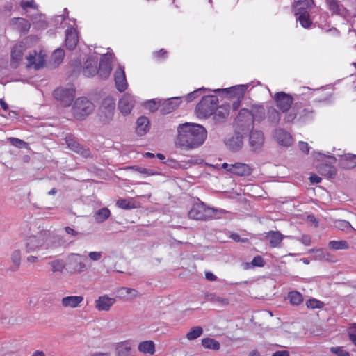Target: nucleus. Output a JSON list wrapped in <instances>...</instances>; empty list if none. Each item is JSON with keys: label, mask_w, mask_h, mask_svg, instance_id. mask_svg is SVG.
<instances>
[{"label": "nucleus", "mask_w": 356, "mask_h": 356, "mask_svg": "<svg viewBox=\"0 0 356 356\" xmlns=\"http://www.w3.org/2000/svg\"><path fill=\"white\" fill-rule=\"evenodd\" d=\"M288 298L293 305H299L303 302L302 295L297 291H290L288 293Z\"/></svg>", "instance_id": "41"}, {"label": "nucleus", "mask_w": 356, "mask_h": 356, "mask_svg": "<svg viewBox=\"0 0 356 356\" xmlns=\"http://www.w3.org/2000/svg\"><path fill=\"white\" fill-rule=\"evenodd\" d=\"M98 58L96 56L89 57L85 62L83 74L86 77L93 76L97 73Z\"/></svg>", "instance_id": "23"}, {"label": "nucleus", "mask_w": 356, "mask_h": 356, "mask_svg": "<svg viewBox=\"0 0 356 356\" xmlns=\"http://www.w3.org/2000/svg\"><path fill=\"white\" fill-rule=\"evenodd\" d=\"M326 6L327 9L331 12L332 15H337L348 20L352 16L344 6L339 0H326Z\"/></svg>", "instance_id": "11"}, {"label": "nucleus", "mask_w": 356, "mask_h": 356, "mask_svg": "<svg viewBox=\"0 0 356 356\" xmlns=\"http://www.w3.org/2000/svg\"><path fill=\"white\" fill-rule=\"evenodd\" d=\"M348 337H349V339L356 346V334L353 333L351 331H348Z\"/></svg>", "instance_id": "64"}, {"label": "nucleus", "mask_w": 356, "mask_h": 356, "mask_svg": "<svg viewBox=\"0 0 356 356\" xmlns=\"http://www.w3.org/2000/svg\"><path fill=\"white\" fill-rule=\"evenodd\" d=\"M64 56V50L63 49L58 48L54 51L51 58L54 64L59 65L63 61Z\"/></svg>", "instance_id": "49"}, {"label": "nucleus", "mask_w": 356, "mask_h": 356, "mask_svg": "<svg viewBox=\"0 0 356 356\" xmlns=\"http://www.w3.org/2000/svg\"><path fill=\"white\" fill-rule=\"evenodd\" d=\"M136 169L139 173L144 174L147 176H151V175H154L156 174V172H155L152 169H148V168H141V167H136Z\"/></svg>", "instance_id": "57"}, {"label": "nucleus", "mask_w": 356, "mask_h": 356, "mask_svg": "<svg viewBox=\"0 0 356 356\" xmlns=\"http://www.w3.org/2000/svg\"><path fill=\"white\" fill-rule=\"evenodd\" d=\"M94 109L93 104L86 97L78 98L72 107V113L75 118L83 120Z\"/></svg>", "instance_id": "5"}, {"label": "nucleus", "mask_w": 356, "mask_h": 356, "mask_svg": "<svg viewBox=\"0 0 356 356\" xmlns=\"http://www.w3.org/2000/svg\"><path fill=\"white\" fill-rule=\"evenodd\" d=\"M218 213L222 212L217 209L206 205L205 203L197 199V202L192 205L188 215L191 219L207 221L215 218Z\"/></svg>", "instance_id": "3"}, {"label": "nucleus", "mask_w": 356, "mask_h": 356, "mask_svg": "<svg viewBox=\"0 0 356 356\" xmlns=\"http://www.w3.org/2000/svg\"><path fill=\"white\" fill-rule=\"evenodd\" d=\"M177 144L179 147L189 149L200 146L207 137V131L201 125L186 122L179 124L177 128Z\"/></svg>", "instance_id": "1"}, {"label": "nucleus", "mask_w": 356, "mask_h": 356, "mask_svg": "<svg viewBox=\"0 0 356 356\" xmlns=\"http://www.w3.org/2000/svg\"><path fill=\"white\" fill-rule=\"evenodd\" d=\"M42 241L40 238L35 236L29 237L26 243V252L29 253L31 252L35 251L39 247L42 246Z\"/></svg>", "instance_id": "31"}, {"label": "nucleus", "mask_w": 356, "mask_h": 356, "mask_svg": "<svg viewBox=\"0 0 356 356\" xmlns=\"http://www.w3.org/2000/svg\"><path fill=\"white\" fill-rule=\"evenodd\" d=\"M83 300V297L81 296H71L64 297L61 303L65 307H76Z\"/></svg>", "instance_id": "30"}, {"label": "nucleus", "mask_w": 356, "mask_h": 356, "mask_svg": "<svg viewBox=\"0 0 356 356\" xmlns=\"http://www.w3.org/2000/svg\"><path fill=\"white\" fill-rule=\"evenodd\" d=\"M90 259L92 261H99L102 258L101 252H90L88 254Z\"/></svg>", "instance_id": "59"}, {"label": "nucleus", "mask_w": 356, "mask_h": 356, "mask_svg": "<svg viewBox=\"0 0 356 356\" xmlns=\"http://www.w3.org/2000/svg\"><path fill=\"white\" fill-rule=\"evenodd\" d=\"M328 160L330 164L321 163L318 167V171L325 177L333 178L337 175V170L332 164L336 163L337 159L334 156H328Z\"/></svg>", "instance_id": "15"}, {"label": "nucleus", "mask_w": 356, "mask_h": 356, "mask_svg": "<svg viewBox=\"0 0 356 356\" xmlns=\"http://www.w3.org/2000/svg\"><path fill=\"white\" fill-rule=\"evenodd\" d=\"M149 130V121L145 116H140L136 121V131L138 136H144Z\"/></svg>", "instance_id": "29"}, {"label": "nucleus", "mask_w": 356, "mask_h": 356, "mask_svg": "<svg viewBox=\"0 0 356 356\" xmlns=\"http://www.w3.org/2000/svg\"><path fill=\"white\" fill-rule=\"evenodd\" d=\"M230 170L232 175L239 177L249 176L252 172V168L250 165L241 162L232 164V168Z\"/></svg>", "instance_id": "21"}, {"label": "nucleus", "mask_w": 356, "mask_h": 356, "mask_svg": "<svg viewBox=\"0 0 356 356\" xmlns=\"http://www.w3.org/2000/svg\"><path fill=\"white\" fill-rule=\"evenodd\" d=\"M115 302V298L106 295L99 296L95 301V307L99 311H108Z\"/></svg>", "instance_id": "24"}, {"label": "nucleus", "mask_w": 356, "mask_h": 356, "mask_svg": "<svg viewBox=\"0 0 356 356\" xmlns=\"http://www.w3.org/2000/svg\"><path fill=\"white\" fill-rule=\"evenodd\" d=\"M9 140L12 145L18 148H26L28 146L26 142L17 138H10Z\"/></svg>", "instance_id": "52"}, {"label": "nucleus", "mask_w": 356, "mask_h": 356, "mask_svg": "<svg viewBox=\"0 0 356 356\" xmlns=\"http://www.w3.org/2000/svg\"><path fill=\"white\" fill-rule=\"evenodd\" d=\"M86 260V257L83 255L72 253L68 257L67 265L70 272L81 273L87 268L86 264H85Z\"/></svg>", "instance_id": "8"}, {"label": "nucleus", "mask_w": 356, "mask_h": 356, "mask_svg": "<svg viewBox=\"0 0 356 356\" xmlns=\"http://www.w3.org/2000/svg\"><path fill=\"white\" fill-rule=\"evenodd\" d=\"M273 138L280 145L283 146H290L293 143L291 134L281 128L275 130Z\"/></svg>", "instance_id": "19"}, {"label": "nucleus", "mask_w": 356, "mask_h": 356, "mask_svg": "<svg viewBox=\"0 0 356 356\" xmlns=\"http://www.w3.org/2000/svg\"><path fill=\"white\" fill-rule=\"evenodd\" d=\"M55 99L64 106H69L75 97V88L71 86L69 88H58L54 91Z\"/></svg>", "instance_id": "6"}, {"label": "nucleus", "mask_w": 356, "mask_h": 356, "mask_svg": "<svg viewBox=\"0 0 356 356\" xmlns=\"http://www.w3.org/2000/svg\"><path fill=\"white\" fill-rule=\"evenodd\" d=\"M22 253L19 250H15L10 254V259L12 265L10 267V270L15 272L19 270L21 264Z\"/></svg>", "instance_id": "34"}, {"label": "nucleus", "mask_w": 356, "mask_h": 356, "mask_svg": "<svg viewBox=\"0 0 356 356\" xmlns=\"http://www.w3.org/2000/svg\"><path fill=\"white\" fill-rule=\"evenodd\" d=\"M272 356H289V353L286 350H277Z\"/></svg>", "instance_id": "63"}, {"label": "nucleus", "mask_w": 356, "mask_h": 356, "mask_svg": "<svg viewBox=\"0 0 356 356\" xmlns=\"http://www.w3.org/2000/svg\"><path fill=\"white\" fill-rule=\"evenodd\" d=\"M321 180H322V179L315 174H312L309 177V181L311 183H313V184H318L321 181Z\"/></svg>", "instance_id": "61"}, {"label": "nucleus", "mask_w": 356, "mask_h": 356, "mask_svg": "<svg viewBox=\"0 0 356 356\" xmlns=\"http://www.w3.org/2000/svg\"><path fill=\"white\" fill-rule=\"evenodd\" d=\"M296 105L284 116L285 122L290 123L298 118L301 122H306L307 120H311L314 117V111L312 108H303L300 113H297Z\"/></svg>", "instance_id": "10"}, {"label": "nucleus", "mask_w": 356, "mask_h": 356, "mask_svg": "<svg viewBox=\"0 0 356 356\" xmlns=\"http://www.w3.org/2000/svg\"><path fill=\"white\" fill-rule=\"evenodd\" d=\"M273 99L276 104L277 107L282 113H289L293 102V98L290 94L284 92H275L273 96Z\"/></svg>", "instance_id": "9"}, {"label": "nucleus", "mask_w": 356, "mask_h": 356, "mask_svg": "<svg viewBox=\"0 0 356 356\" xmlns=\"http://www.w3.org/2000/svg\"><path fill=\"white\" fill-rule=\"evenodd\" d=\"M324 90H318L316 91H314V95H316V97L314 99V102L316 103H326L330 102L331 95L325 93Z\"/></svg>", "instance_id": "42"}, {"label": "nucleus", "mask_w": 356, "mask_h": 356, "mask_svg": "<svg viewBox=\"0 0 356 356\" xmlns=\"http://www.w3.org/2000/svg\"><path fill=\"white\" fill-rule=\"evenodd\" d=\"M248 84L236 85L232 87L223 89H217L216 92H222L229 98H234L237 99H243L244 94L248 88Z\"/></svg>", "instance_id": "12"}, {"label": "nucleus", "mask_w": 356, "mask_h": 356, "mask_svg": "<svg viewBox=\"0 0 356 356\" xmlns=\"http://www.w3.org/2000/svg\"><path fill=\"white\" fill-rule=\"evenodd\" d=\"M226 145L232 151L239 150L243 146V138L240 135L236 134L226 141Z\"/></svg>", "instance_id": "32"}, {"label": "nucleus", "mask_w": 356, "mask_h": 356, "mask_svg": "<svg viewBox=\"0 0 356 356\" xmlns=\"http://www.w3.org/2000/svg\"><path fill=\"white\" fill-rule=\"evenodd\" d=\"M204 90V88H200V89L196 90L192 92H190L186 96V100L188 102H191V101L194 100L195 99H196L197 97L200 96V95L202 93V91Z\"/></svg>", "instance_id": "55"}, {"label": "nucleus", "mask_w": 356, "mask_h": 356, "mask_svg": "<svg viewBox=\"0 0 356 356\" xmlns=\"http://www.w3.org/2000/svg\"><path fill=\"white\" fill-rule=\"evenodd\" d=\"M250 144L251 147L257 149L260 148L264 141V134L261 131H251L250 134Z\"/></svg>", "instance_id": "28"}, {"label": "nucleus", "mask_w": 356, "mask_h": 356, "mask_svg": "<svg viewBox=\"0 0 356 356\" xmlns=\"http://www.w3.org/2000/svg\"><path fill=\"white\" fill-rule=\"evenodd\" d=\"M298 240L306 246L310 245L312 243L311 237L307 234L302 235V237Z\"/></svg>", "instance_id": "58"}, {"label": "nucleus", "mask_w": 356, "mask_h": 356, "mask_svg": "<svg viewBox=\"0 0 356 356\" xmlns=\"http://www.w3.org/2000/svg\"><path fill=\"white\" fill-rule=\"evenodd\" d=\"M284 238V236L279 231H269L266 233V238L269 241L270 246L273 248L280 247Z\"/></svg>", "instance_id": "27"}, {"label": "nucleus", "mask_w": 356, "mask_h": 356, "mask_svg": "<svg viewBox=\"0 0 356 356\" xmlns=\"http://www.w3.org/2000/svg\"><path fill=\"white\" fill-rule=\"evenodd\" d=\"M111 72V63L110 60L105 56H102L100 59L99 69H97L96 74L101 79H106Z\"/></svg>", "instance_id": "20"}, {"label": "nucleus", "mask_w": 356, "mask_h": 356, "mask_svg": "<svg viewBox=\"0 0 356 356\" xmlns=\"http://www.w3.org/2000/svg\"><path fill=\"white\" fill-rule=\"evenodd\" d=\"M114 81L117 90L122 92L127 90L128 83L126 79L124 67L120 65L114 72Z\"/></svg>", "instance_id": "13"}, {"label": "nucleus", "mask_w": 356, "mask_h": 356, "mask_svg": "<svg viewBox=\"0 0 356 356\" xmlns=\"http://www.w3.org/2000/svg\"><path fill=\"white\" fill-rule=\"evenodd\" d=\"M20 6L25 11H26L28 8H32L35 9L38 8L35 0L23 1L21 2Z\"/></svg>", "instance_id": "54"}, {"label": "nucleus", "mask_w": 356, "mask_h": 356, "mask_svg": "<svg viewBox=\"0 0 356 356\" xmlns=\"http://www.w3.org/2000/svg\"><path fill=\"white\" fill-rule=\"evenodd\" d=\"M154 56L157 59H165L168 57V51L165 49L154 52Z\"/></svg>", "instance_id": "56"}, {"label": "nucleus", "mask_w": 356, "mask_h": 356, "mask_svg": "<svg viewBox=\"0 0 356 356\" xmlns=\"http://www.w3.org/2000/svg\"><path fill=\"white\" fill-rule=\"evenodd\" d=\"M203 333V329L200 326L193 327L186 334L188 340H194L200 337Z\"/></svg>", "instance_id": "45"}, {"label": "nucleus", "mask_w": 356, "mask_h": 356, "mask_svg": "<svg viewBox=\"0 0 356 356\" xmlns=\"http://www.w3.org/2000/svg\"><path fill=\"white\" fill-rule=\"evenodd\" d=\"M49 265L51 267V270L54 273L62 272L65 267V263L62 259H55L49 262Z\"/></svg>", "instance_id": "46"}, {"label": "nucleus", "mask_w": 356, "mask_h": 356, "mask_svg": "<svg viewBox=\"0 0 356 356\" xmlns=\"http://www.w3.org/2000/svg\"><path fill=\"white\" fill-rule=\"evenodd\" d=\"M349 22L351 24L352 29L354 31L356 32V14L353 15L350 19H348Z\"/></svg>", "instance_id": "62"}, {"label": "nucleus", "mask_w": 356, "mask_h": 356, "mask_svg": "<svg viewBox=\"0 0 356 356\" xmlns=\"http://www.w3.org/2000/svg\"><path fill=\"white\" fill-rule=\"evenodd\" d=\"M25 50L26 46L24 42H19L13 47L11 52V65L13 67L17 68L19 66Z\"/></svg>", "instance_id": "17"}, {"label": "nucleus", "mask_w": 356, "mask_h": 356, "mask_svg": "<svg viewBox=\"0 0 356 356\" xmlns=\"http://www.w3.org/2000/svg\"><path fill=\"white\" fill-rule=\"evenodd\" d=\"M312 3V0H297L293 6V12L309 11Z\"/></svg>", "instance_id": "37"}, {"label": "nucleus", "mask_w": 356, "mask_h": 356, "mask_svg": "<svg viewBox=\"0 0 356 356\" xmlns=\"http://www.w3.org/2000/svg\"><path fill=\"white\" fill-rule=\"evenodd\" d=\"M230 106L229 104H223L220 106H216L214 112V120L216 122H222L229 115Z\"/></svg>", "instance_id": "25"}, {"label": "nucleus", "mask_w": 356, "mask_h": 356, "mask_svg": "<svg viewBox=\"0 0 356 356\" xmlns=\"http://www.w3.org/2000/svg\"><path fill=\"white\" fill-rule=\"evenodd\" d=\"M135 103L134 97L129 93H125L119 100L118 108L123 115H126L131 113Z\"/></svg>", "instance_id": "14"}, {"label": "nucleus", "mask_w": 356, "mask_h": 356, "mask_svg": "<svg viewBox=\"0 0 356 356\" xmlns=\"http://www.w3.org/2000/svg\"><path fill=\"white\" fill-rule=\"evenodd\" d=\"M298 146H299L300 149L302 152H304V153H305V154H308V153H309V145H308V143H306V142H303V141H300V142L299 143Z\"/></svg>", "instance_id": "60"}, {"label": "nucleus", "mask_w": 356, "mask_h": 356, "mask_svg": "<svg viewBox=\"0 0 356 356\" xmlns=\"http://www.w3.org/2000/svg\"><path fill=\"white\" fill-rule=\"evenodd\" d=\"M245 268L247 269L250 266H257V267H263L265 265V261L262 257L256 256L253 258L251 263H245Z\"/></svg>", "instance_id": "51"}, {"label": "nucleus", "mask_w": 356, "mask_h": 356, "mask_svg": "<svg viewBox=\"0 0 356 356\" xmlns=\"http://www.w3.org/2000/svg\"><path fill=\"white\" fill-rule=\"evenodd\" d=\"M339 165L343 169H352L356 166V154H344L340 156Z\"/></svg>", "instance_id": "26"}, {"label": "nucleus", "mask_w": 356, "mask_h": 356, "mask_svg": "<svg viewBox=\"0 0 356 356\" xmlns=\"http://www.w3.org/2000/svg\"><path fill=\"white\" fill-rule=\"evenodd\" d=\"M79 42L78 32L73 26H70L65 30V47L69 50L74 49Z\"/></svg>", "instance_id": "16"}, {"label": "nucleus", "mask_w": 356, "mask_h": 356, "mask_svg": "<svg viewBox=\"0 0 356 356\" xmlns=\"http://www.w3.org/2000/svg\"><path fill=\"white\" fill-rule=\"evenodd\" d=\"M116 205L123 209H131L136 207L135 201L129 199H119Z\"/></svg>", "instance_id": "44"}, {"label": "nucleus", "mask_w": 356, "mask_h": 356, "mask_svg": "<svg viewBox=\"0 0 356 356\" xmlns=\"http://www.w3.org/2000/svg\"><path fill=\"white\" fill-rule=\"evenodd\" d=\"M138 349L143 353L153 355L155 352V345L152 341H145L139 343Z\"/></svg>", "instance_id": "36"}, {"label": "nucleus", "mask_w": 356, "mask_h": 356, "mask_svg": "<svg viewBox=\"0 0 356 356\" xmlns=\"http://www.w3.org/2000/svg\"><path fill=\"white\" fill-rule=\"evenodd\" d=\"M218 104V98L215 95L204 96L197 104L195 112L200 118H208L212 115Z\"/></svg>", "instance_id": "4"}, {"label": "nucleus", "mask_w": 356, "mask_h": 356, "mask_svg": "<svg viewBox=\"0 0 356 356\" xmlns=\"http://www.w3.org/2000/svg\"><path fill=\"white\" fill-rule=\"evenodd\" d=\"M307 307L309 309H322L325 305L323 302H321L316 298H309L306 301Z\"/></svg>", "instance_id": "47"}, {"label": "nucleus", "mask_w": 356, "mask_h": 356, "mask_svg": "<svg viewBox=\"0 0 356 356\" xmlns=\"http://www.w3.org/2000/svg\"><path fill=\"white\" fill-rule=\"evenodd\" d=\"M115 108V99L111 97H106L99 107V117L102 122H108L113 117Z\"/></svg>", "instance_id": "7"}, {"label": "nucleus", "mask_w": 356, "mask_h": 356, "mask_svg": "<svg viewBox=\"0 0 356 356\" xmlns=\"http://www.w3.org/2000/svg\"><path fill=\"white\" fill-rule=\"evenodd\" d=\"M110 215V210L106 207H103L95 213L94 217L96 222H103L109 218Z\"/></svg>", "instance_id": "39"}, {"label": "nucleus", "mask_w": 356, "mask_h": 356, "mask_svg": "<svg viewBox=\"0 0 356 356\" xmlns=\"http://www.w3.org/2000/svg\"><path fill=\"white\" fill-rule=\"evenodd\" d=\"M181 103L179 98L174 97L168 99L163 104L162 113L163 114L169 113L177 108Z\"/></svg>", "instance_id": "35"}, {"label": "nucleus", "mask_w": 356, "mask_h": 356, "mask_svg": "<svg viewBox=\"0 0 356 356\" xmlns=\"http://www.w3.org/2000/svg\"><path fill=\"white\" fill-rule=\"evenodd\" d=\"M330 351L337 356H350L349 353L343 350L342 347H332Z\"/></svg>", "instance_id": "53"}, {"label": "nucleus", "mask_w": 356, "mask_h": 356, "mask_svg": "<svg viewBox=\"0 0 356 356\" xmlns=\"http://www.w3.org/2000/svg\"><path fill=\"white\" fill-rule=\"evenodd\" d=\"M265 118L263 106H253L250 110L242 108L236 119V124L239 131L246 133L253 129L254 121H261Z\"/></svg>", "instance_id": "2"}, {"label": "nucleus", "mask_w": 356, "mask_h": 356, "mask_svg": "<svg viewBox=\"0 0 356 356\" xmlns=\"http://www.w3.org/2000/svg\"><path fill=\"white\" fill-rule=\"evenodd\" d=\"M294 14L302 27L308 29L312 26V21L310 19L309 11H304V13L298 11Z\"/></svg>", "instance_id": "33"}, {"label": "nucleus", "mask_w": 356, "mask_h": 356, "mask_svg": "<svg viewBox=\"0 0 356 356\" xmlns=\"http://www.w3.org/2000/svg\"><path fill=\"white\" fill-rule=\"evenodd\" d=\"M12 21L13 24L16 25L22 32H26L30 29V24L26 19L24 18H13Z\"/></svg>", "instance_id": "43"}, {"label": "nucleus", "mask_w": 356, "mask_h": 356, "mask_svg": "<svg viewBox=\"0 0 356 356\" xmlns=\"http://www.w3.org/2000/svg\"><path fill=\"white\" fill-rule=\"evenodd\" d=\"M65 141L68 147L73 150L74 152L80 154L81 156L86 158L90 156L89 149L86 148L85 147L81 145L73 137L67 136L65 138Z\"/></svg>", "instance_id": "18"}, {"label": "nucleus", "mask_w": 356, "mask_h": 356, "mask_svg": "<svg viewBox=\"0 0 356 356\" xmlns=\"http://www.w3.org/2000/svg\"><path fill=\"white\" fill-rule=\"evenodd\" d=\"M26 59L28 60L27 67H33L36 70L42 67L44 63L43 55L41 53L37 54L35 51L26 56Z\"/></svg>", "instance_id": "22"}, {"label": "nucleus", "mask_w": 356, "mask_h": 356, "mask_svg": "<svg viewBox=\"0 0 356 356\" xmlns=\"http://www.w3.org/2000/svg\"><path fill=\"white\" fill-rule=\"evenodd\" d=\"M281 118L280 113L273 106H270L267 110V119L271 124H277Z\"/></svg>", "instance_id": "38"}, {"label": "nucleus", "mask_w": 356, "mask_h": 356, "mask_svg": "<svg viewBox=\"0 0 356 356\" xmlns=\"http://www.w3.org/2000/svg\"><path fill=\"white\" fill-rule=\"evenodd\" d=\"M202 345L204 348L218 350L220 348L218 341L212 338H204L202 339Z\"/></svg>", "instance_id": "40"}, {"label": "nucleus", "mask_w": 356, "mask_h": 356, "mask_svg": "<svg viewBox=\"0 0 356 356\" xmlns=\"http://www.w3.org/2000/svg\"><path fill=\"white\" fill-rule=\"evenodd\" d=\"M328 245L333 250L346 249L348 247V243L346 241H331L329 242Z\"/></svg>", "instance_id": "50"}, {"label": "nucleus", "mask_w": 356, "mask_h": 356, "mask_svg": "<svg viewBox=\"0 0 356 356\" xmlns=\"http://www.w3.org/2000/svg\"><path fill=\"white\" fill-rule=\"evenodd\" d=\"M116 356H131V348L127 344L122 343L116 348Z\"/></svg>", "instance_id": "48"}]
</instances>
